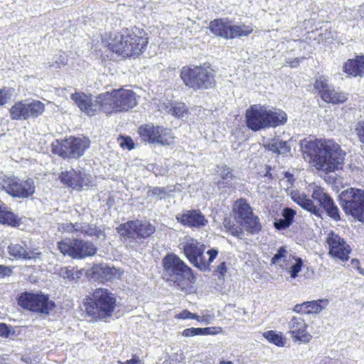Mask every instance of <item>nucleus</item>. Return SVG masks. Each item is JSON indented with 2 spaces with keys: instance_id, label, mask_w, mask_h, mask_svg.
<instances>
[{
  "instance_id": "nucleus-1",
  "label": "nucleus",
  "mask_w": 364,
  "mask_h": 364,
  "mask_svg": "<svg viewBox=\"0 0 364 364\" xmlns=\"http://www.w3.org/2000/svg\"><path fill=\"white\" fill-rule=\"evenodd\" d=\"M300 148L316 163L318 169L332 172L342 168L345 153L333 140L304 139L300 141Z\"/></svg>"
},
{
  "instance_id": "nucleus-2",
  "label": "nucleus",
  "mask_w": 364,
  "mask_h": 364,
  "mask_svg": "<svg viewBox=\"0 0 364 364\" xmlns=\"http://www.w3.org/2000/svg\"><path fill=\"white\" fill-rule=\"evenodd\" d=\"M245 119L247 127L257 132L284 124L287 121V115L285 112L278 108L253 105L246 110Z\"/></svg>"
},
{
  "instance_id": "nucleus-3",
  "label": "nucleus",
  "mask_w": 364,
  "mask_h": 364,
  "mask_svg": "<svg viewBox=\"0 0 364 364\" xmlns=\"http://www.w3.org/2000/svg\"><path fill=\"white\" fill-rule=\"evenodd\" d=\"M137 28L127 29L124 34L117 33L108 42L109 49L122 58H135L145 49L148 41Z\"/></svg>"
},
{
  "instance_id": "nucleus-4",
  "label": "nucleus",
  "mask_w": 364,
  "mask_h": 364,
  "mask_svg": "<svg viewBox=\"0 0 364 364\" xmlns=\"http://www.w3.org/2000/svg\"><path fill=\"white\" fill-rule=\"evenodd\" d=\"M163 267V279L178 289H184L194 279L192 269L175 254L164 257Z\"/></svg>"
},
{
  "instance_id": "nucleus-5",
  "label": "nucleus",
  "mask_w": 364,
  "mask_h": 364,
  "mask_svg": "<svg viewBox=\"0 0 364 364\" xmlns=\"http://www.w3.org/2000/svg\"><path fill=\"white\" fill-rule=\"evenodd\" d=\"M90 300L86 306V312L100 320L111 317L117 306L115 295L107 289H96Z\"/></svg>"
},
{
  "instance_id": "nucleus-6",
  "label": "nucleus",
  "mask_w": 364,
  "mask_h": 364,
  "mask_svg": "<svg viewBox=\"0 0 364 364\" xmlns=\"http://www.w3.org/2000/svg\"><path fill=\"white\" fill-rule=\"evenodd\" d=\"M104 100V112L111 114L128 111L138 103V97L131 90L118 89L102 93Z\"/></svg>"
},
{
  "instance_id": "nucleus-7",
  "label": "nucleus",
  "mask_w": 364,
  "mask_h": 364,
  "mask_svg": "<svg viewBox=\"0 0 364 364\" xmlns=\"http://www.w3.org/2000/svg\"><path fill=\"white\" fill-rule=\"evenodd\" d=\"M90 146V140L85 136H70L55 139L51 144V151L63 159H77L82 156Z\"/></svg>"
},
{
  "instance_id": "nucleus-8",
  "label": "nucleus",
  "mask_w": 364,
  "mask_h": 364,
  "mask_svg": "<svg viewBox=\"0 0 364 364\" xmlns=\"http://www.w3.org/2000/svg\"><path fill=\"white\" fill-rule=\"evenodd\" d=\"M340 205L346 215L364 222V190L349 188L338 196Z\"/></svg>"
},
{
  "instance_id": "nucleus-9",
  "label": "nucleus",
  "mask_w": 364,
  "mask_h": 364,
  "mask_svg": "<svg viewBox=\"0 0 364 364\" xmlns=\"http://www.w3.org/2000/svg\"><path fill=\"white\" fill-rule=\"evenodd\" d=\"M181 77L186 85L194 90L208 89L215 85L213 70L209 68L202 66H196L193 68H183Z\"/></svg>"
},
{
  "instance_id": "nucleus-10",
  "label": "nucleus",
  "mask_w": 364,
  "mask_h": 364,
  "mask_svg": "<svg viewBox=\"0 0 364 364\" xmlns=\"http://www.w3.org/2000/svg\"><path fill=\"white\" fill-rule=\"evenodd\" d=\"M209 28L214 35L225 39L248 36L253 31L252 26L245 23L235 24L228 18L212 21L210 23Z\"/></svg>"
},
{
  "instance_id": "nucleus-11",
  "label": "nucleus",
  "mask_w": 364,
  "mask_h": 364,
  "mask_svg": "<svg viewBox=\"0 0 364 364\" xmlns=\"http://www.w3.org/2000/svg\"><path fill=\"white\" fill-rule=\"evenodd\" d=\"M57 247L63 256L73 259H83L97 252V247L91 242L81 239L66 238L58 242Z\"/></svg>"
},
{
  "instance_id": "nucleus-12",
  "label": "nucleus",
  "mask_w": 364,
  "mask_h": 364,
  "mask_svg": "<svg viewBox=\"0 0 364 364\" xmlns=\"http://www.w3.org/2000/svg\"><path fill=\"white\" fill-rule=\"evenodd\" d=\"M0 186L13 198L21 199L32 196L36 190L34 181L30 178L24 180L4 176L0 177Z\"/></svg>"
},
{
  "instance_id": "nucleus-13",
  "label": "nucleus",
  "mask_w": 364,
  "mask_h": 364,
  "mask_svg": "<svg viewBox=\"0 0 364 364\" xmlns=\"http://www.w3.org/2000/svg\"><path fill=\"white\" fill-rule=\"evenodd\" d=\"M45 111V105L36 100H26L15 102L9 109L12 120L25 121L36 119Z\"/></svg>"
},
{
  "instance_id": "nucleus-14",
  "label": "nucleus",
  "mask_w": 364,
  "mask_h": 364,
  "mask_svg": "<svg viewBox=\"0 0 364 364\" xmlns=\"http://www.w3.org/2000/svg\"><path fill=\"white\" fill-rule=\"evenodd\" d=\"M18 304L24 309L48 314L55 307V303L49 299L48 295L23 292L18 298Z\"/></svg>"
},
{
  "instance_id": "nucleus-15",
  "label": "nucleus",
  "mask_w": 364,
  "mask_h": 364,
  "mask_svg": "<svg viewBox=\"0 0 364 364\" xmlns=\"http://www.w3.org/2000/svg\"><path fill=\"white\" fill-rule=\"evenodd\" d=\"M117 232L124 239L141 240L151 235L155 227L146 220H129L119 225Z\"/></svg>"
},
{
  "instance_id": "nucleus-16",
  "label": "nucleus",
  "mask_w": 364,
  "mask_h": 364,
  "mask_svg": "<svg viewBox=\"0 0 364 364\" xmlns=\"http://www.w3.org/2000/svg\"><path fill=\"white\" fill-rule=\"evenodd\" d=\"M191 264L200 270L208 269V262L204 257L205 245L192 237H188L179 245Z\"/></svg>"
},
{
  "instance_id": "nucleus-17",
  "label": "nucleus",
  "mask_w": 364,
  "mask_h": 364,
  "mask_svg": "<svg viewBox=\"0 0 364 364\" xmlns=\"http://www.w3.org/2000/svg\"><path fill=\"white\" fill-rule=\"evenodd\" d=\"M101 97L102 94L92 97V95L83 92H75L70 96L79 109L88 116H94L101 110L104 112V100Z\"/></svg>"
},
{
  "instance_id": "nucleus-18",
  "label": "nucleus",
  "mask_w": 364,
  "mask_h": 364,
  "mask_svg": "<svg viewBox=\"0 0 364 364\" xmlns=\"http://www.w3.org/2000/svg\"><path fill=\"white\" fill-rule=\"evenodd\" d=\"M123 271L106 264H95L90 270L89 274L95 280L101 282H111L121 278Z\"/></svg>"
},
{
  "instance_id": "nucleus-19",
  "label": "nucleus",
  "mask_w": 364,
  "mask_h": 364,
  "mask_svg": "<svg viewBox=\"0 0 364 364\" xmlns=\"http://www.w3.org/2000/svg\"><path fill=\"white\" fill-rule=\"evenodd\" d=\"M311 197L319 203L329 217L336 221L341 220L337 205L331 197L323 191V188L316 187L313 191Z\"/></svg>"
},
{
  "instance_id": "nucleus-20",
  "label": "nucleus",
  "mask_w": 364,
  "mask_h": 364,
  "mask_svg": "<svg viewBox=\"0 0 364 364\" xmlns=\"http://www.w3.org/2000/svg\"><path fill=\"white\" fill-rule=\"evenodd\" d=\"M327 242L329 245V253L331 256L343 261L348 260L350 250L343 239L331 232L328 234Z\"/></svg>"
},
{
  "instance_id": "nucleus-21",
  "label": "nucleus",
  "mask_w": 364,
  "mask_h": 364,
  "mask_svg": "<svg viewBox=\"0 0 364 364\" xmlns=\"http://www.w3.org/2000/svg\"><path fill=\"white\" fill-rule=\"evenodd\" d=\"M307 325L301 317L294 316L289 323V333L291 337L301 343H309L311 336L306 333Z\"/></svg>"
},
{
  "instance_id": "nucleus-22",
  "label": "nucleus",
  "mask_w": 364,
  "mask_h": 364,
  "mask_svg": "<svg viewBox=\"0 0 364 364\" xmlns=\"http://www.w3.org/2000/svg\"><path fill=\"white\" fill-rule=\"evenodd\" d=\"M161 108L166 113L171 114L175 118L183 121L188 118V109L183 102L166 99L162 105H161Z\"/></svg>"
},
{
  "instance_id": "nucleus-23",
  "label": "nucleus",
  "mask_w": 364,
  "mask_h": 364,
  "mask_svg": "<svg viewBox=\"0 0 364 364\" xmlns=\"http://www.w3.org/2000/svg\"><path fill=\"white\" fill-rule=\"evenodd\" d=\"M71 227L72 230H70V231L72 232L79 233L84 236H95L97 238L102 237L105 239L106 237L105 231L95 224L75 223L71 224Z\"/></svg>"
},
{
  "instance_id": "nucleus-24",
  "label": "nucleus",
  "mask_w": 364,
  "mask_h": 364,
  "mask_svg": "<svg viewBox=\"0 0 364 364\" xmlns=\"http://www.w3.org/2000/svg\"><path fill=\"white\" fill-rule=\"evenodd\" d=\"M328 305V299H318L296 304L294 307V311L299 314H318L325 309Z\"/></svg>"
},
{
  "instance_id": "nucleus-25",
  "label": "nucleus",
  "mask_w": 364,
  "mask_h": 364,
  "mask_svg": "<svg viewBox=\"0 0 364 364\" xmlns=\"http://www.w3.org/2000/svg\"><path fill=\"white\" fill-rule=\"evenodd\" d=\"M8 252L11 257L21 260L35 259L37 255H41V253L35 252L33 250L28 251L24 242L21 244L11 243L8 246Z\"/></svg>"
},
{
  "instance_id": "nucleus-26",
  "label": "nucleus",
  "mask_w": 364,
  "mask_h": 364,
  "mask_svg": "<svg viewBox=\"0 0 364 364\" xmlns=\"http://www.w3.org/2000/svg\"><path fill=\"white\" fill-rule=\"evenodd\" d=\"M343 70L353 77L364 76V55L356 56L353 59L348 60L343 66Z\"/></svg>"
},
{
  "instance_id": "nucleus-27",
  "label": "nucleus",
  "mask_w": 364,
  "mask_h": 364,
  "mask_svg": "<svg viewBox=\"0 0 364 364\" xmlns=\"http://www.w3.org/2000/svg\"><path fill=\"white\" fill-rule=\"evenodd\" d=\"M138 134L141 141L151 144L159 143V126L145 124L138 129Z\"/></svg>"
},
{
  "instance_id": "nucleus-28",
  "label": "nucleus",
  "mask_w": 364,
  "mask_h": 364,
  "mask_svg": "<svg viewBox=\"0 0 364 364\" xmlns=\"http://www.w3.org/2000/svg\"><path fill=\"white\" fill-rule=\"evenodd\" d=\"M291 199L302 208L309 211L315 216L321 218L323 213L321 209L315 205L312 200L307 198L304 194H301L299 192H292Z\"/></svg>"
},
{
  "instance_id": "nucleus-29",
  "label": "nucleus",
  "mask_w": 364,
  "mask_h": 364,
  "mask_svg": "<svg viewBox=\"0 0 364 364\" xmlns=\"http://www.w3.org/2000/svg\"><path fill=\"white\" fill-rule=\"evenodd\" d=\"M181 221L183 224L191 227L200 228L205 225L207 220L199 210H189L181 215Z\"/></svg>"
},
{
  "instance_id": "nucleus-30",
  "label": "nucleus",
  "mask_w": 364,
  "mask_h": 364,
  "mask_svg": "<svg viewBox=\"0 0 364 364\" xmlns=\"http://www.w3.org/2000/svg\"><path fill=\"white\" fill-rule=\"evenodd\" d=\"M0 223L12 227L20 225L21 220L11 209L0 200Z\"/></svg>"
},
{
  "instance_id": "nucleus-31",
  "label": "nucleus",
  "mask_w": 364,
  "mask_h": 364,
  "mask_svg": "<svg viewBox=\"0 0 364 364\" xmlns=\"http://www.w3.org/2000/svg\"><path fill=\"white\" fill-rule=\"evenodd\" d=\"M321 99L328 103L334 105L344 103L348 100V94L339 90H336L332 86L328 91L323 92Z\"/></svg>"
},
{
  "instance_id": "nucleus-32",
  "label": "nucleus",
  "mask_w": 364,
  "mask_h": 364,
  "mask_svg": "<svg viewBox=\"0 0 364 364\" xmlns=\"http://www.w3.org/2000/svg\"><path fill=\"white\" fill-rule=\"evenodd\" d=\"M217 172L220 178L218 185L223 187H231L232 180L235 178L232 169L225 165L218 166Z\"/></svg>"
},
{
  "instance_id": "nucleus-33",
  "label": "nucleus",
  "mask_w": 364,
  "mask_h": 364,
  "mask_svg": "<svg viewBox=\"0 0 364 364\" xmlns=\"http://www.w3.org/2000/svg\"><path fill=\"white\" fill-rule=\"evenodd\" d=\"M233 211L237 218L242 221L252 214V208L247 203L246 200L243 198H240L235 203Z\"/></svg>"
},
{
  "instance_id": "nucleus-34",
  "label": "nucleus",
  "mask_w": 364,
  "mask_h": 364,
  "mask_svg": "<svg viewBox=\"0 0 364 364\" xmlns=\"http://www.w3.org/2000/svg\"><path fill=\"white\" fill-rule=\"evenodd\" d=\"M333 85L329 83V77L327 75L318 76L314 82V88L318 91L320 97H322L323 92L328 90Z\"/></svg>"
},
{
  "instance_id": "nucleus-35",
  "label": "nucleus",
  "mask_w": 364,
  "mask_h": 364,
  "mask_svg": "<svg viewBox=\"0 0 364 364\" xmlns=\"http://www.w3.org/2000/svg\"><path fill=\"white\" fill-rule=\"evenodd\" d=\"M263 336L270 343L274 345L283 347L285 345L286 340L282 333H276L274 331H268L263 333Z\"/></svg>"
},
{
  "instance_id": "nucleus-36",
  "label": "nucleus",
  "mask_w": 364,
  "mask_h": 364,
  "mask_svg": "<svg viewBox=\"0 0 364 364\" xmlns=\"http://www.w3.org/2000/svg\"><path fill=\"white\" fill-rule=\"evenodd\" d=\"M245 225L246 228L251 233L258 232L261 230V225L259 222L258 217L250 215L242 221Z\"/></svg>"
},
{
  "instance_id": "nucleus-37",
  "label": "nucleus",
  "mask_w": 364,
  "mask_h": 364,
  "mask_svg": "<svg viewBox=\"0 0 364 364\" xmlns=\"http://www.w3.org/2000/svg\"><path fill=\"white\" fill-rule=\"evenodd\" d=\"M223 226L225 230L232 235L241 237L243 235L242 229L240 225L234 224L230 219L225 218L223 221Z\"/></svg>"
},
{
  "instance_id": "nucleus-38",
  "label": "nucleus",
  "mask_w": 364,
  "mask_h": 364,
  "mask_svg": "<svg viewBox=\"0 0 364 364\" xmlns=\"http://www.w3.org/2000/svg\"><path fill=\"white\" fill-rule=\"evenodd\" d=\"M210 333V328H186L182 332L185 337H191L196 335H208Z\"/></svg>"
},
{
  "instance_id": "nucleus-39",
  "label": "nucleus",
  "mask_w": 364,
  "mask_h": 364,
  "mask_svg": "<svg viewBox=\"0 0 364 364\" xmlns=\"http://www.w3.org/2000/svg\"><path fill=\"white\" fill-rule=\"evenodd\" d=\"M117 141L123 149L132 150L134 148V143L130 136H119Z\"/></svg>"
},
{
  "instance_id": "nucleus-40",
  "label": "nucleus",
  "mask_w": 364,
  "mask_h": 364,
  "mask_svg": "<svg viewBox=\"0 0 364 364\" xmlns=\"http://www.w3.org/2000/svg\"><path fill=\"white\" fill-rule=\"evenodd\" d=\"M173 143L174 139L171 130L167 129L161 130V145H172Z\"/></svg>"
},
{
  "instance_id": "nucleus-41",
  "label": "nucleus",
  "mask_w": 364,
  "mask_h": 364,
  "mask_svg": "<svg viewBox=\"0 0 364 364\" xmlns=\"http://www.w3.org/2000/svg\"><path fill=\"white\" fill-rule=\"evenodd\" d=\"M293 259H295L296 263L290 267L289 272L290 273L291 277L295 279L298 276V273L301 270L303 260L300 257H293Z\"/></svg>"
},
{
  "instance_id": "nucleus-42",
  "label": "nucleus",
  "mask_w": 364,
  "mask_h": 364,
  "mask_svg": "<svg viewBox=\"0 0 364 364\" xmlns=\"http://www.w3.org/2000/svg\"><path fill=\"white\" fill-rule=\"evenodd\" d=\"M58 274L60 277L67 279L70 281H73L75 279L73 269L70 267H60L58 270Z\"/></svg>"
},
{
  "instance_id": "nucleus-43",
  "label": "nucleus",
  "mask_w": 364,
  "mask_h": 364,
  "mask_svg": "<svg viewBox=\"0 0 364 364\" xmlns=\"http://www.w3.org/2000/svg\"><path fill=\"white\" fill-rule=\"evenodd\" d=\"M287 251L285 247H281L278 250L277 252L272 257L271 261L273 264L279 263L281 260L286 261Z\"/></svg>"
},
{
  "instance_id": "nucleus-44",
  "label": "nucleus",
  "mask_w": 364,
  "mask_h": 364,
  "mask_svg": "<svg viewBox=\"0 0 364 364\" xmlns=\"http://www.w3.org/2000/svg\"><path fill=\"white\" fill-rule=\"evenodd\" d=\"M277 147H278V154L285 155L290 152L291 146L289 144V142L287 141H283L279 138H277Z\"/></svg>"
},
{
  "instance_id": "nucleus-45",
  "label": "nucleus",
  "mask_w": 364,
  "mask_h": 364,
  "mask_svg": "<svg viewBox=\"0 0 364 364\" xmlns=\"http://www.w3.org/2000/svg\"><path fill=\"white\" fill-rule=\"evenodd\" d=\"M296 215V211L291 208H284L282 210V215L283 218L287 221L291 225L294 222V219Z\"/></svg>"
},
{
  "instance_id": "nucleus-46",
  "label": "nucleus",
  "mask_w": 364,
  "mask_h": 364,
  "mask_svg": "<svg viewBox=\"0 0 364 364\" xmlns=\"http://www.w3.org/2000/svg\"><path fill=\"white\" fill-rule=\"evenodd\" d=\"M355 132L358 136L360 141L364 144V120L359 121L355 127Z\"/></svg>"
},
{
  "instance_id": "nucleus-47",
  "label": "nucleus",
  "mask_w": 364,
  "mask_h": 364,
  "mask_svg": "<svg viewBox=\"0 0 364 364\" xmlns=\"http://www.w3.org/2000/svg\"><path fill=\"white\" fill-rule=\"evenodd\" d=\"M75 174V170L71 169L70 171H67L65 172H62L60 176V181L63 184H66L69 186V183L70 182L71 176Z\"/></svg>"
},
{
  "instance_id": "nucleus-48",
  "label": "nucleus",
  "mask_w": 364,
  "mask_h": 364,
  "mask_svg": "<svg viewBox=\"0 0 364 364\" xmlns=\"http://www.w3.org/2000/svg\"><path fill=\"white\" fill-rule=\"evenodd\" d=\"M277 138L274 137L273 139H270L268 140L266 144H264V147L271 151L273 153H276L278 154V147H277Z\"/></svg>"
},
{
  "instance_id": "nucleus-49",
  "label": "nucleus",
  "mask_w": 364,
  "mask_h": 364,
  "mask_svg": "<svg viewBox=\"0 0 364 364\" xmlns=\"http://www.w3.org/2000/svg\"><path fill=\"white\" fill-rule=\"evenodd\" d=\"M274 226L277 230H282L288 228L291 225L284 218H279L274 220Z\"/></svg>"
},
{
  "instance_id": "nucleus-50",
  "label": "nucleus",
  "mask_w": 364,
  "mask_h": 364,
  "mask_svg": "<svg viewBox=\"0 0 364 364\" xmlns=\"http://www.w3.org/2000/svg\"><path fill=\"white\" fill-rule=\"evenodd\" d=\"M80 178V172H77L75 171V174H73V176H71L69 186L73 187L74 188H77V185L80 184L79 182Z\"/></svg>"
},
{
  "instance_id": "nucleus-51",
  "label": "nucleus",
  "mask_w": 364,
  "mask_h": 364,
  "mask_svg": "<svg viewBox=\"0 0 364 364\" xmlns=\"http://www.w3.org/2000/svg\"><path fill=\"white\" fill-rule=\"evenodd\" d=\"M10 333V327L6 323H0V336L7 338Z\"/></svg>"
},
{
  "instance_id": "nucleus-52",
  "label": "nucleus",
  "mask_w": 364,
  "mask_h": 364,
  "mask_svg": "<svg viewBox=\"0 0 364 364\" xmlns=\"http://www.w3.org/2000/svg\"><path fill=\"white\" fill-rule=\"evenodd\" d=\"M178 318L186 319V318H197L196 314H192L188 310L182 311L177 316Z\"/></svg>"
},
{
  "instance_id": "nucleus-53",
  "label": "nucleus",
  "mask_w": 364,
  "mask_h": 364,
  "mask_svg": "<svg viewBox=\"0 0 364 364\" xmlns=\"http://www.w3.org/2000/svg\"><path fill=\"white\" fill-rule=\"evenodd\" d=\"M12 274V270L10 267L0 264V278L9 277Z\"/></svg>"
},
{
  "instance_id": "nucleus-54",
  "label": "nucleus",
  "mask_w": 364,
  "mask_h": 364,
  "mask_svg": "<svg viewBox=\"0 0 364 364\" xmlns=\"http://www.w3.org/2000/svg\"><path fill=\"white\" fill-rule=\"evenodd\" d=\"M207 254L209 256L208 260L206 261L208 262V267L209 264L213 262V260L216 258L218 255V251L216 249H210L207 251Z\"/></svg>"
},
{
  "instance_id": "nucleus-55",
  "label": "nucleus",
  "mask_w": 364,
  "mask_h": 364,
  "mask_svg": "<svg viewBox=\"0 0 364 364\" xmlns=\"http://www.w3.org/2000/svg\"><path fill=\"white\" fill-rule=\"evenodd\" d=\"M118 364H144V362L137 356H133L125 362L118 361Z\"/></svg>"
},
{
  "instance_id": "nucleus-56",
  "label": "nucleus",
  "mask_w": 364,
  "mask_h": 364,
  "mask_svg": "<svg viewBox=\"0 0 364 364\" xmlns=\"http://www.w3.org/2000/svg\"><path fill=\"white\" fill-rule=\"evenodd\" d=\"M9 90L6 88L0 89V106L4 105L7 102L6 95L8 94Z\"/></svg>"
},
{
  "instance_id": "nucleus-57",
  "label": "nucleus",
  "mask_w": 364,
  "mask_h": 364,
  "mask_svg": "<svg viewBox=\"0 0 364 364\" xmlns=\"http://www.w3.org/2000/svg\"><path fill=\"white\" fill-rule=\"evenodd\" d=\"M79 182L80 184L77 185V188H82L84 186H88L89 181L87 175L80 172V178H79Z\"/></svg>"
},
{
  "instance_id": "nucleus-58",
  "label": "nucleus",
  "mask_w": 364,
  "mask_h": 364,
  "mask_svg": "<svg viewBox=\"0 0 364 364\" xmlns=\"http://www.w3.org/2000/svg\"><path fill=\"white\" fill-rule=\"evenodd\" d=\"M303 59H304V58H296L294 60L287 59V63L288 64H289L291 68H296L299 65L301 60H303Z\"/></svg>"
},
{
  "instance_id": "nucleus-59",
  "label": "nucleus",
  "mask_w": 364,
  "mask_h": 364,
  "mask_svg": "<svg viewBox=\"0 0 364 364\" xmlns=\"http://www.w3.org/2000/svg\"><path fill=\"white\" fill-rule=\"evenodd\" d=\"M180 184H176L173 186L172 188L171 187H169L168 189L165 188H161V194L164 193H168V192H173V191H179L181 190Z\"/></svg>"
},
{
  "instance_id": "nucleus-60",
  "label": "nucleus",
  "mask_w": 364,
  "mask_h": 364,
  "mask_svg": "<svg viewBox=\"0 0 364 364\" xmlns=\"http://www.w3.org/2000/svg\"><path fill=\"white\" fill-rule=\"evenodd\" d=\"M55 63L57 64L58 68H60L61 66H63L67 63V59L63 55H60L58 59L55 60Z\"/></svg>"
},
{
  "instance_id": "nucleus-61",
  "label": "nucleus",
  "mask_w": 364,
  "mask_h": 364,
  "mask_svg": "<svg viewBox=\"0 0 364 364\" xmlns=\"http://www.w3.org/2000/svg\"><path fill=\"white\" fill-rule=\"evenodd\" d=\"M217 272L223 275L227 272L226 268V264L225 262H221L218 267H217Z\"/></svg>"
},
{
  "instance_id": "nucleus-62",
  "label": "nucleus",
  "mask_w": 364,
  "mask_h": 364,
  "mask_svg": "<svg viewBox=\"0 0 364 364\" xmlns=\"http://www.w3.org/2000/svg\"><path fill=\"white\" fill-rule=\"evenodd\" d=\"M352 265L357 269L360 274L364 275V269L361 268L360 266V262L358 259L352 260Z\"/></svg>"
},
{
  "instance_id": "nucleus-63",
  "label": "nucleus",
  "mask_w": 364,
  "mask_h": 364,
  "mask_svg": "<svg viewBox=\"0 0 364 364\" xmlns=\"http://www.w3.org/2000/svg\"><path fill=\"white\" fill-rule=\"evenodd\" d=\"M286 176H287V178H291V177H292V175H291V174H290V173H286ZM290 181V178H289V179H288V181Z\"/></svg>"
}]
</instances>
